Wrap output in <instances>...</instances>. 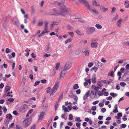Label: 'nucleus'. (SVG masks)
<instances>
[{
  "label": "nucleus",
  "instance_id": "nucleus-1",
  "mask_svg": "<svg viewBox=\"0 0 129 129\" xmlns=\"http://www.w3.org/2000/svg\"><path fill=\"white\" fill-rule=\"evenodd\" d=\"M62 7L59 10L57 9H53L55 13L58 15H61L63 16H66L67 14H71V11L69 9L66 8L65 6L62 5Z\"/></svg>",
  "mask_w": 129,
  "mask_h": 129
},
{
  "label": "nucleus",
  "instance_id": "nucleus-2",
  "mask_svg": "<svg viewBox=\"0 0 129 129\" xmlns=\"http://www.w3.org/2000/svg\"><path fill=\"white\" fill-rule=\"evenodd\" d=\"M95 28L94 27L88 26L85 28L86 33L87 34H92L95 31Z\"/></svg>",
  "mask_w": 129,
  "mask_h": 129
},
{
  "label": "nucleus",
  "instance_id": "nucleus-3",
  "mask_svg": "<svg viewBox=\"0 0 129 129\" xmlns=\"http://www.w3.org/2000/svg\"><path fill=\"white\" fill-rule=\"evenodd\" d=\"M84 4L85 5L87 8L90 11L96 14H97L99 13V12L97 11L94 8L92 9L86 1H85V2Z\"/></svg>",
  "mask_w": 129,
  "mask_h": 129
},
{
  "label": "nucleus",
  "instance_id": "nucleus-4",
  "mask_svg": "<svg viewBox=\"0 0 129 129\" xmlns=\"http://www.w3.org/2000/svg\"><path fill=\"white\" fill-rule=\"evenodd\" d=\"M60 85V81L56 82L53 88L52 93H54L57 91Z\"/></svg>",
  "mask_w": 129,
  "mask_h": 129
},
{
  "label": "nucleus",
  "instance_id": "nucleus-5",
  "mask_svg": "<svg viewBox=\"0 0 129 129\" xmlns=\"http://www.w3.org/2000/svg\"><path fill=\"white\" fill-rule=\"evenodd\" d=\"M11 20L12 23L15 25L17 26L19 24V20L16 17H14Z\"/></svg>",
  "mask_w": 129,
  "mask_h": 129
},
{
  "label": "nucleus",
  "instance_id": "nucleus-6",
  "mask_svg": "<svg viewBox=\"0 0 129 129\" xmlns=\"http://www.w3.org/2000/svg\"><path fill=\"white\" fill-rule=\"evenodd\" d=\"M72 63L70 62H67L64 67V69L66 70H68L72 66Z\"/></svg>",
  "mask_w": 129,
  "mask_h": 129
},
{
  "label": "nucleus",
  "instance_id": "nucleus-7",
  "mask_svg": "<svg viewBox=\"0 0 129 129\" xmlns=\"http://www.w3.org/2000/svg\"><path fill=\"white\" fill-rule=\"evenodd\" d=\"M82 52L85 53V56H88L89 55V53L88 51V48H85L82 49Z\"/></svg>",
  "mask_w": 129,
  "mask_h": 129
},
{
  "label": "nucleus",
  "instance_id": "nucleus-8",
  "mask_svg": "<svg viewBox=\"0 0 129 129\" xmlns=\"http://www.w3.org/2000/svg\"><path fill=\"white\" fill-rule=\"evenodd\" d=\"M27 107H25L23 105V106L20 107L19 110L22 112H24L27 111Z\"/></svg>",
  "mask_w": 129,
  "mask_h": 129
},
{
  "label": "nucleus",
  "instance_id": "nucleus-9",
  "mask_svg": "<svg viewBox=\"0 0 129 129\" xmlns=\"http://www.w3.org/2000/svg\"><path fill=\"white\" fill-rule=\"evenodd\" d=\"M84 80L85 81L83 83L84 86H87L88 84V83L89 85L91 84V80L90 79H86V78H85Z\"/></svg>",
  "mask_w": 129,
  "mask_h": 129
},
{
  "label": "nucleus",
  "instance_id": "nucleus-10",
  "mask_svg": "<svg viewBox=\"0 0 129 129\" xmlns=\"http://www.w3.org/2000/svg\"><path fill=\"white\" fill-rule=\"evenodd\" d=\"M66 73V70L63 69V70L61 71L60 73V78L61 79L63 78L65 76Z\"/></svg>",
  "mask_w": 129,
  "mask_h": 129
},
{
  "label": "nucleus",
  "instance_id": "nucleus-11",
  "mask_svg": "<svg viewBox=\"0 0 129 129\" xmlns=\"http://www.w3.org/2000/svg\"><path fill=\"white\" fill-rule=\"evenodd\" d=\"M45 51L47 53H49L51 51V50L50 49V46L49 44H48L46 46Z\"/></svg>",
  "mask_w": 129,
  "mask_h": 129
},
{
  "label": "nucleus",
  "instance_id": "nucleus-12",
  "mask_svg": "<svg viewBox=\"0 0 129 129\" xmlns=\"http://www.w3.org/2000/svg\"><path fill=\"white\" fill-rule=\"evenodd\" d=\"M100 9L101 11L103 12H105L107 11L108 10V8H105L103 6H100Z\"/></svg>",
  "mask_w": 129,
  "mask_h": 129
},
{
  "label": "nucleus",
  "instance_id": "nucleus-13",
  "mask_svg": "<svg viewBox=\"0 0 129 129\" xmlns=\"http://www.w3.org/2000/svg\"><path fill=\"white\" fill-rule=\"evenodd\" d=\"M122 21V19L121 18H120L118 20L116 23L117 25L119 27H120L121 26V23Z\"/></svg>",
  "mask_w": 129,
  "mask_h": 129
},
{
  "label": "nucleus",
  "instance_id": "nucleus-14",
  "mask_svg": "<svg viewBox=\"0 0 129 129\" xmlns=\"http://www.w3.org/2000/svg\"><path fill=\"white\" fill-rule=\"evenodd\" d=\"M21 103L25 107H27L30 105V102L29 101H24L22 102Z\"/></svg>",
  "mask_w": 129,
  "mask_h": 129
},
{
  "label": "nucleus",
  "instance_id": "nucleus-15",
  "mask_svg": "<svg viewBox=\"0 0 129 129\" xmlns=\"http://www.w3.org/2000/svg\"><path fill=\"white\" fill-rule=\"evenodd\" d=\"M91 87L94 91H98L99 89H100V87H98L94 85H92Z\"/></svg>",
  "mask_w": 129,
  "mask_h": 129
},
{
  "label": "nucleus",
  "instance_id": "nucleus-16",
  "mask_svg": "<svg viewBox=\"0 0 129 129\" xmlns=\"http://www.w3.org/2000/svg\"><path fill=\"white\" fill-rule=\"evenodd\" d=\"M45 114V112H41L40 114L39 119V120H42L43 118V116Z\"/></svg>",
  "mask_w": 129,
  "mask_h": 129
},
{
  "label": "nucleus",
  "instance_id": "nucleus-17",
  "mask_svg": "<svg viewBox=\"0 0 129 129\" xmlns=\"http://www.w3.org/2000/svg\"><path fill=\"white\" fill-rule=\"evenodd\" d=\"M24 127H26L28 126L30 124V122H29L28 120H26L24 122Z\"/></svg>",
  "mask_w": 129,
  "mask_h": 129
},
{
  "label": "nucleus",
  "instance_id": "nucleus-18",
  "mask_svg": "<svg viewBox=\"0 0 129 129\" xmlns=\"http://www.w3.org/2000/svg\"><path fill=\"white\" fill-rule=\"evenodd\" d=\"M98 43L97 42H93L91 43V46L92 48H96L98 47Z\"/></svg>",
  "mask_w": 129,
  "mask_h": 129
},
{
  "label": "nucleus",
  "instance_id": "nucleus-19",
  "mask_svg": "<svg viewBox=\"0 0 129 129\" xmlns=\"http://www.w3.org/2000/svg\"><path fill=\"white\" fill-rule=\"evenodd\" d=\"M92 4L94 6H95L100 7V4L99 3L97 2L95 0H94Z\"/></svg>",
  "mask_w": 129,
  "mask_h": 129
},
{
  "label": "nucleus",
  "instance_id": "nucleus-20",
  "mask_svg": "<svg viewBox=\"0 0 129 129\" xmlns=\"http://www.w3.org/2000/svg\"><path fill=\"white\" fill-rule=\"evenodd\" d=\"M90 97L91 98L93 99L95 97V95L94 94V91H92L90 92Z\"/></svg>",
  "mask_w": 129,
  "mask_h": 129
},
{
  "label": "nucleus",
  "instance_id": "nucleus-21",
  "mask_svg": "<svg viewBox=\"0 0 129 129\" xmlns=\"http://www.w3.org/2000/svg\"><path fill=\"white\" fill-rule=\"evenodd\" d=\"M124 5L125 6V7L126 8H129V1H125Z\"/></svg>",
  "mask_w": 129,
  "mask_h": 129
},
{
  "label": "nucleus",
  "instance_id": "nucleus-22",
  "mask_svg": "<svg viewBox=\"0 0 129 129\" xmlns=\"http://www.w3.org/2000/svg\"><path fill=\"white\" fill-rule=\"evenodd\" d=\"M65 0H61L60 1V3L59 2H58L57 1H55L54 2V3L56 4H58L60 6L61 5V3H65Z\"/></svg>",
  "mask_w": 129,
  "mask_h": 129
},
{
  "label": "nucleus",
  "instance_id": "nucleus-23",
  "mask_svg": "<svg viewBox=\"0 0 129 129\" xmlns=\"http://www.w3.org/2000/svg\"><path fill=\"white\" fill-rule=\"evenodd\" d=\"M59 23L57 21H53L51 23V26L53 27L54 25H57Z\"/></svg>",
  "mask_w": 129,
  "mask_h": 129
},
{
  "label": "nucleus",
  "instance_id": "nucleus-24",
  "mask_svg": "<svg viewBox=\"0 0 129 129\" xmlns=\"http://www.w3.org/2000/svg\"><path fill=\"white\" fill-rule=\"evenodd\" d=\"M120 71L121 72H122L125 74L128 73V72H125V71H127V69H125L123 68H121L120 69Z\"/></svg>",
  "mask_w": 129,
  "mask_h": 129
},
{
  "label": "nucleus",
  "instance_id": "nucleus-25",
  "mask_svg": "<svg viewBox=\"0 0 129 129\" xmlns=\"http://www.w3.org/2000/svg\"><path fill=\"white\" fill-rule=\"evenodd\" d=\"M81 52V50L79 49H77L75 52V54L76 55H79Z\"/></svg>",
  "mask_w": 129,
  "mask_h": 129
},
{
  "label": "nucleus",
  "instance_id": "nucleus-26",
  "mask_svg": "<svg viewBox=\"0 0 129 129\" xmlns=\"http://www.w3.org/2000/svg\"><path fill=\"white\" fill-rule=\"evenodd\" d=\"M48 22L47 21H46L44 22V25H45V27L44 29L45 30H47L48 29Z\"/></svg>",
  "mask_w": 129,
  "mask_h": 129
},
{
  "label": "nucleus",
  "instance_id": "nucleus-27",
  "mask_svg": "<svg viewBox=\"0 0 129 129\" xmlns=\"http://www.w3.org/2000/svg\"><path fill=\"white\" fill-rule=\"evenodd\" d=\"M87 42V41L86 40H82L80 41V43L81 44H85Z\"/></svg>",
  "mask_w": 129,
  "mask_h": 129
},
{
  "label": "nucleus",
  "instance_id": "nucleus-28",
  "mask_svg": "<svg viewBox=\"0 0 129 129\" xmlns=\"http://www.w3.org/2000/svg\"><path fill=\"white\" fill-rule=\"evenodd\" d=\"M67 29L70 30H72L73 29V27L69 24L67 25Z\"/></svg>",
  "mask_w": 129,
  "mask_h": 129
},
{
  "label": "nucleus",
  "instance_id": "nucleus-29",
  "mask_svg": "<svg viewBox=\"0 0 129 129\" xmlns=\"http://www.w3.org/2000/svg\"><path fill=\"white\" fill-rule=\"evenodd\" d=\"M95 26L98 29H101L102 28V26L99 24H96Z\"/></svg>",
  "mask_w": 129,
  "mask_h": 129
},
{
  "label": "nucleus",
  "instance_id": "nucleus-30",
  "mask_svg": "<svg viewBox=\"0 0 129 129\" xmlns=\"http://www.w3.org/2000/svg\"><path fill=\"white\" fill-rule=\"evenodd\" d=\"M98 69V68L97 67H95V66H94V67H92L91 68V70H93L94 71V72L96 73V72Z\"/></svg>",
  "mask_w": 129,
  "mask_h": 129
},
{
  "label": "nucleus",
  "instance_id": "nucleus-31",
  "mask_svg": "<svg viewBox=\"0 0 129 129\" xmlns=\"http://www.w3.org/2000/svg\"><path fill=\"white\" fill-rule=\"evenodd\" d=\"M72 39L71 38H69L66 40L65 41V44H67L68 42H70L72 41Z\"/></svg>",
  "mask_w": 129,
  "mask_h": 129
},
{
  "label": "nucleus",
  "instance_id": "nucleus-32",
  "mask_svg": "<svg viewBox=\"0 0 129 129\" xmlns=\"http://www.w3.org/2000/svg\"><path fill=\"white\" fill-rule=\"evenodd\" d=\"M62 108L63 110H64L65 112H69V111L68 110V109L66 107H65V106L64 105L62 106Z\"/></svg>",
  "mask_w": 129,
  "mask_h": 129
},
{
  "label": "nucleus",
  "instance_id": "nucleus-33",
  "mask_svg": "<svg viewBox=\"0 0 129 129\" xmlns=\"http://www.w3.org/2000/svg\"><path fill=\"white\" fill-rule=\"evenodd\" d=\"M6 117L7 118L10 119L12 118V116L10 114H8L6 115Z\"/></svg>",
  "mask_w": 129,
  "mask_h": 129
},
{
  "label": "nucleus",
  "instance_id": "nucleus-34",
  "mask_svg": "<svg viewBox=\"0 0 129 129\" xmlns=\"http://www.w3.org/2000/svg\"><path fill=\"white\" fill-rule=\"evenodd\" d=\"M25 51L27 53L25 54V55L26 56H28L29 55V52L30 51V50L29 49H26L25 50Z\"/></svg>",
  "mask_w": 129,
  "mask_h": 129
},
{
  "label": "nucleus",
  "instance_id": "nucleus-35",
  "mask_svg": "<svg viewBox=\"0 0 129 129\" xmlns=\"http://www.w3.org/2000/svg\"><path fill=\"white\" fill-rule=\"evenodd\" d=\"M11 88L10 87L8 86H6L5 87V89L6 90V92L9 91L10 90Z\"/></svg>",
  "mask_w": 129,
  "mask_h": 129
},
{
  "label": "nucleus",
  "instance_id": "nucleus-36",
  "mask_svg": "<svg viewBox=\"0 0 129 129\" xmlns=\"http://www.w3.org/2000/svg\"><path fill=\"white\" fill-rule=\"evenodd\" d=\"M91 80L92 83H95V77L94 76H93L92 77Z\"/></svg>",
  "mask_w": 129,
  "mask_h": 129
},
{
  "label": "nucleus",
  "instance_id": "nucleus-37",
  "mask_svg": "<svg viewBox=\"0 0 129 129\" xmlns=\"http://www.w3.org/2000/svg\"><path fill=\"white\" fill-rule=\"evenodd\" d=\"M110 95L113 97L114 98L117 96V94L113 92H111L110 93Z\"/></svg>",
  "mask_w": 129,
  "mask_h": 129
},
{
  "label": "nucleus",
  "instance_id": "nucleus-38",
  "mask_svg": "<svg viewBox=\"0 0 129 129\" xmlns=\"http://www.w3.org/2000/svg\"><path fill=\"white\" fill-rule=\"evenodd\" d=\"M52 121V119H50L48 121V124L47 125V128H48V127L49 126V124H50V123H51V122Z\"/></svg>",
  "mask_w": 129,
  "mask_h": 129
},
{
  "label": "nucleus",
  "instance_id": "nucleus-39",
  "mask_svg": "<svg viewBox=\"0 0 129 129\" xmlns=\"http://www.w3.org/2000/svg\"><path fill=\"white\" fill-rule=\"evenodd\" d=\"M108 75L111 76L112 77H113L114 76L113 71H112L110 73L108 74Z\"/></svg>",
  "mask_w": 129,
  "mask_h": 129
},
{
  "label": "nucleus",
  "instance_id": "nucleus-40",
  "mask_svg": "<svg viewBox=\"0 0 129 129\" xmlns=\"http://www.w3.org/2000/svg\"><path fill=\"white\" fill-rule=\"evenodd\" d=\"M79 86L77 84L74 85L73 86V88L74 89H77L79 88Z\"/></svg>",
  "mask_w": 129,
  "mask_h": 129
},
{
  "label": "nucleus",
  "instance_id": "nucleus-41",
  "mask_svg": "<svg viewBox=\"0 0 129 129\" xmlns=\"http://www.w3.org/2000/svg\"><path fill=\"white\" fill-rule=\"evenodd\" d=\"M43 24V22L42 21H40L38 23L37 25L39 26H42Z\"/></svg>",
  "mask_w": 129,
  "mask_h": 129
},
{
  "label": "nucleus",
  "instance_id": "nucleus-42",
  "mask_svg": "<svg viewBox=\"0 0 129 129\" xmlns=\"http://www.w3.org/2000/svg\"><path fill=\"white\" fill-rule=\"evenodd\" d=\"M75 31L76 33L78 35H79L80 36H82L83 35H81V33L80 31H79V30L78 29L76 30Z\"/></svg>",
  "mask_w": 129,
  "mask_h": 129
},
{
  "label": "nucleus",
  "instance_id": "nucleus-43",
  "mask_svg": "<svg viewBox=\"0 0 129 129\" xmlns=\"http://www.w3.org/2000/svg\"><path fill=\"white\" fill-rule=\"evenodd\" d=\"M121 73L120 72H118L117 75L118 76V79L119 80H120L121 78Z\"/></svg>",
  "mask_w": 129,
  "mask_h": 129
},
{
  "label": "nucleus",
  "instance_id": "nucleus-44",
  "mask_svg": "<svg viewBox=\"0 0 129 129\" xmlns=\"http://www.w3.org/2000/svg\"><path fill=\"white\" fill-rule=\"evenodd\" d=\"M60 63H57L56 65L55 69L56 70H57L59 68Z\"/></svg>",
  "mask_w": 129,
  "mask_h": 129
},
{
  "label": "nucleus",
  "instance_id": "nucleus-45",
  "mask_svg": "<svg viewBox=\"0 0 129 129\" xmlns=\"http://www.w3.org/2000/svg\"><path fill=\"white\" fill-rule=\"evenodd\" d=\"M75 120L76 121L79 122H81L82 121V120L80 119L79 117L76 118L75 119Z\"/></svg>",
  "mask_w": 129,
  "mask_h": 129
},
{
  "label": "nucleus",
  "instance_id": "nucleus-46",
  "mask_svg": "<svg viewBox=\"0 0 129 129\" xmlns=\"http://www.w3.org/2000/svg\"><path fill=\"white\" fill-rule=\"evenodd\" d=\"M40 83V81L37 80L36 81L35 84L34 85V86H36L37 85H38Z\"/></svg>",
  "mask_w": 129,
  "mask_h": 129
},
{
  "label": "nucleus",
  "instance_id": "nucleus-47",
  "mask_svg": "<svg viewBox=\"0 0 129 129\" xmlns=\"http://www.w3.org/2000/svg\"><path fill=\"white\" fill-rule=\"evenodd\" d=\"M120 84L121 86L122 87H124L126 84L125 83L123 82H121L120 83Z\"/></svg>",
  "mask_w": 129,
  "mask_h": 129
},
{
  "label": "nucleus",
  "instance_id": "nucleus-48",
  "mask_svg": "<svg viewBox=\"0 0 129 129\" xmlns=\"http://www.w3.org/2000/svg\"><path fill=\"white\" fill-rule=\"evenodd\" d=\"M51 89V88L50 87H49L47 88L46 90L47 93H49L50 92Z\"/></svg>",
  "mask_w": 129,
  "mask_h": 129
},
{
  "label": "nucleus",
  "instance_id": "nucleus-49",
  "mask_svg": "<svg viewBox=\"0 0 129 129\" xmlns=\"http://www.w3.org/2000/svg\"><path fill=\"white\" fill-rule=\"evenodd\" d=\"M68 34L72 38L74 36V33L73 32H71L68 33Z\"/></svg>",
  "mask_w": 129,
  "mask_h": 129
},
{
  "label": "nucleus",
  "instance_id": "nucleus-50",
  "mask_svg": "<svg viewBox=\"0 0 129 129\" xmlns=\"http://www.w3.org/2000/svg\"><path fill=\"white\" fill-rule=\"evenodd\" d=\"M96 106H93L91 108V110L93 111L96 110Z\"/></svg>",
  "mask_w": 129,
  "mask_h": 129
},
{
  "label": "nucleus",
  "instance_id": "nucleus-51",
  "mask_svg": "<svg viewBox=\"0 0 129 129\" xmlns=\"http://www.w3.org/2000/svg\"><path fill=\"white\" fill-rule=\"evenodd\" d=\"M85 95L87 97L89 96H90V91L89 90L87 92H86L85 94Z\"/></svg>",
  "mask_w": 129,
  "mask_h": 129
},
{
  "label": "nucleus",
  "instance_id": "nucleus-52",
  "mask_svg": "<svg viewBox=\"0 0 129 129\" xmlns=\"http://www.w3.org/2000/svg\"><path fill=\"white\" fill-rule=\"evenodd\" d=\"M2 109L4 113H6L7 111V109L6 108L5 106H4L3 107Z\"/></svg>",
  "mask_w": 129,
  "mask_h": 129
},
{
  "label": "nucleus",
  "instance_id": "nucleus-53",
  "mask_svg": "<svg viewBox=\"0 0 129 129\" xmlns=\"http://www.w3.org/2000/svg\"><path fill=\"white\" fill-rule=\"evenodd\" d=\"M73 118V115L71 114H70L69 115V119L71 120H72Z\"/></svg>",
  "mask_w": 129,
  "mask_h": 129
},
{
  "label": "nucleus",
  "instance_id": "nucleus-54",
  "mask_svg": "<svg viewBox=\"0 0 129 129\" xmlns=\"http://www.w3.org/2000/svg\"><path fill=\"white\" fill-rule=\"evenodd\" d=\"M93 65V63H92V62L89 63L88 64V67L89 68H90Z\"/></svg>",
  "mask_w": 129,
  "mask_h": 129
},
{
  "label": "nucleus",
  "instance_id": "nucleus-55",
  "mask_svg": "<svg viewBox=\"0 0 129 129\" xmlns=\"http://www.w3.org/2000/svg\"><path fill=\"white\" fill-rule=\"evenodd\" d=\"M62 97H63V95L62 94H61V95H60L59 96L58 99V101H61V100H62Z\"/></svg>",
  "mask_w": 129,
  "mask_h": 129
},
{
  "label": "nucleus",
  "instance_id": "nucleus-56",
  "mask_svg": "<svg viewBox=\"0 0 129 129\" xmlns=\"http://www.w3.org/2000/svg\"><path fill=\"white\" fill-rule=\"evenodd\" d=\"M80 125H81L80 123V122H79L77 123L76 124V126L78 127H80Z\"/></svg>",
  "mask_w": 129,
  "mask_h": 129
},
{
  "label": "nucleus",
  "instance_id": "nucleus-57",
  "mask_svg": "<svg viewBox=\"0 0 129 129\" xmlns=\"http://www.w3.org/2000/svg\"><path fill=\"white\" fill-rule=\"evenodd\" d=\"M99 102V101L97 100L93 102L92 103V104L93 105H95L98 103Z\"/></svg>",
  "mask_w": 129,
  "mask_h": 129
},
{
  "label": "nucleus",
  "instance_id": "nucleus-58",
  "mask_svg": "<svg viewBox=\"0 0 129 129\" xmlns=\"http://www.w3.org/2000/svg\"><path fill=\"white\" fill-rule=\"evenodd\" d=\"M98 94L99 96L102 95H103V93L102 92L100 91H99L98 92Z\"/></svg>",
  "mask_w": 129,
  "mask_h": 129
},
{
  "label": "nucleus",
  "instance_id": "nucleus-59",
  "mask_svg": "<svg viewBox=\"0 0 129 129\" xmlns=\"http://www.w3.org/2000/svg\"><path fill=\"white\" fill-rule=\"evenodd\" d=\"M101 111L102 113H104L106 111V109L105 108H102L101 110Z\"/></svg>",
  "mask_w": 129,
  "mask_h": 129
},
{
  "label": "nucleus",
  "instance_id": "nucleus-60",
  "mask_svg": "<svg viewBox=\"0 0 129 129\" xmlns=\"http://www.w3.org/2000/svg\"><path fill=\"white\" fill-rule=\"evenodd\" d=\"M36 125L34 124L31 127L30 129H36Z\"/></svg>",
  "mask_w": 129,
  "mask_h": 129
},
{
  "label": "nucleus",
  "instance_id": "nucleus-61",
  "mask_svg": "<svg viewBox=\"0 0 129 129\" xmlns=\"http://www.w3.org/2000/svg\"><path fill=\"white\" fill-rule=\"evenodd\" d=\"M81 92V90L80 89H78L76 91V93L77 94H79Z\"/></svg>",
  "mask_w": 129,
  "mask_h": 129
},
{
  "label": "nucleus",
  "instance_id": "nucleus-62",
  "mask_svg": "<svg viewBox=\"0 0 129 129\" xmlns=\"http://www.w3.org/2000/svg\"><path fill=\"white\" fill-rule=\"evenodd\" d=\"M101 61L104 62H106L107 61L103 57H102L101 59Z\"/></svg>",
  "mask_w": 129,
  "mask_h": 129
},
{
  "label": "nucleus",
  "instance_id": "nucleus-63",
  "mask_svg": "<svg viewBox=\"0 0 129 129\" xmlns=\"http://www.w3.org/2000/svg\"><path fill=\"white\" fill-rule=\"evenodd\" d=\"M124 43L126 45L129 46V41H125L124 42Z\"/></svg>",
  "mask_w": 129,
  "mask_h": 129
},
{
  "label": "nucleus",
  "instance_id": "nucleus-64",
  "mask_svg": "<svg viewBox=\"0 0 129 129\" xmlns=\"http://www.w3.org/2000/svg\"><path fill=\"white\" fill-rule=\"evenodd\" d=\"M16 129H23L20 126L18 125H17L16 126Z\"/></svg>",
  "mask_w": 129,
  "mask_h": 129
}]
</instances>
